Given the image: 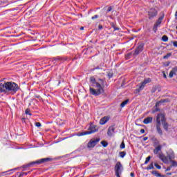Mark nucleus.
Masks as SVG:
<instances>
[{"label":"nucleus","mask_w":177,"mask_h":177,"mask_svg":"<svg viewBox=\"0 0 177 177\" xmlns=\"http://www.w3.org/2000/svg\"><path fill=\"white\" fill-rule=\"evenodd\" d=\"M119 154L122 158H124V156H127V153L125 151H121Z\"/></svg>","instance_id":"obj_25"},{"label":"nucleus","mask_w":177,"mask_h":177,"mask_svg":"<svg viewBox=\"0 0 177 177\" xmlns=\"http://www.w3.org/2000/svg\"><path fill=\"white\" fill-rule=\"evenodd\" d=\"M156 117L159 118V120L165 131H168V122H167V118H165V114L164 113H158Z\"/></svg>","instance_id":"obj_4"},{"label":"nucleus","mask_w":177,"mask_h":177,"mask_svg":"<svg viewBox=\"0 0 177 177\" xmlns=\"http://www.w3.org/2000/svg\"><path fill=\"white\" fill-rule=\"evenodd\" d=\"M155 143H158V141L157 140H156V142Z\"/></svg>","instance_id":"obj_57"},{"label":"nucleus","mask_w":177,"mask_h":177,"mask_svg":"<svg viewBox=\"0 0 177 177\" xmlns=\"http://www.w3.org/2000/svg\"><path fill=\"white\" fill-rule=\"evenodd\" d=\"M172 69H173V71H174V73L176 74V73H177V66L173 68Z\"/></svg>","instance_id":"obj_40"},{"label":"nucleus","mask_w":177,"mask_h":177,"mask_svg":"<svg viewBox=\"0 0 177 177\" xmlns=\"http://www.w3.org/2000/svg\"><path fill=\"white\" fill-rule=\"evenodd\" d=\"M144 124H150L153 122V118L152 117H147L143 120Z\"/></svg>","instance_id":"obj_15"},{"label":"nucleus","mask_w":177,"mask_h":177,"mask_svg":"<svg viewBox=\"0 0 177 177\" xmlns=\"http://www.w3.org/2000/svg\"><path fill=\"white\" fill-rule=\"evenodd\" d=\"M130 176H131V177H135V174H134L133 172H131V173L130 174Z\"/></svg>","instance_id":"obj_44"},{"label":"nucleus","mask_w":177,"mask_h":177,"mask_svg":"<svg viewBox=\"0 0 177 177\" xmlns=\"http://www.w3.org/2000/svg\"><path fill=\"white\" fill-rule=\"evenodd\" d=\"M99 17V15H94L93 17H91L92 20H95V19H97Z\"/></svg>","instance_id":"obj_38"},{"label":"nucleus","mask_w":177,"mask_h":177,"mask_svg":"<svg viewBox=\"0 0 177 177\" xmlns=\"http://www.w3.org/2000/svg\"><path fill=\"white\" fill-rule=\"evenodd\" d=\"M30 111L29 109H26L25 114H28V115H31V113H30Z\"/></svg>","instance_id":"obj_34"},{"label":"nucleus","mask_w":177,"mask_h":177,"mask_svg":"<svg viewBox=\"0 0 177 177\" xmlns=\"http://www.w3.org/2000/svg\"><path fill=\"white\" fill-rule=\"evenodd\" d=\"M17 91H19V86L15 82H6L0 83V93H6V95L12 93L13 95Z\"/></svg>","instance_id":"obj_1"},{"label":"nucleus","mask_w":177,"mask_h":177,"mask_svg":"<svg viewBox=\"0 0 177 177\" xmlns=\"http://www.w3.org/2000/svg\"><path fill=\"white\" fill-rule=\"evenodd\" d=\"M173 45H174V46H176V48H177V41H174L173 43Z\"/></svg>","instance_id":"obj_43"},{"label":"nucleus","mask_w":177,"mask_h":177,"mask_svg":"<svg viewBox=\"0 0 177 177\" xmlns=\"http://www.w3.org/2000/svg\"><path fill=\"white\" fill-rule=\"evenodd\" d=\"M156 111H160V109L156 108Z\"/></svg>","instance_id":"obj_53"},{"label":"nucleus","mask_w":177,"mask_h":177,"mask_svg":"<svg viewBox=\"0 0 177 177\" xmlns=\"http://www.w3.org/2000/svg\"><path fill=\"white\" fill-rule=\"evenodd\" d=\"M171 168H172V167L170 166V167H167L166 171H171Z\"/></svg>","instance_id":"obj_48"},{"label":"nucleus","mask_w":177,"mask_h":177,"mask_svg":"<svg viewBox=\"0 0 177 177\" xmlns=\"http://www.w3.org/2000/svg\"><path fill=\"white\" fill-rule=\"evenodd\" d=\"M175 17H177V11L175 13Z\"/></svg>","instance_id":"obj_55"},{"label":"nucleus","mask_w":177,"mask_h":177,"mask_svg":"<svg viewBox=\"0 0 177 177\" xmlns=\"http://www.w3.org/2000/svg\"><path fill=\"white\" fill-rule=\"evenodd\" d=\"M80 30H84V27L83 26L80 27Z\"/></svg>","instance_id":"obj_56"},{"label":"nucleus","mask_w":177,"mask_h":177,"mask_svg":"<svg viewBox=\"0 0 177 177\" xmlns=\"http://www.w3.org/2000/svg\"><path fill=\"white\" fill-rule=\"evenodd\" d=\"M168 102H169V99H165V100H160V103H168Z\"/></svg>","instance_id":"obj_30"},{"label":"nucleus","mask_w":177,"mask_h":177,"mask_svg":"<svg viewBox=\"0 0 177 177\" xmlns=\"http://www.w3.org/2000/svg\"><path fill=\"white\" fill-rule=\"evenodd\" d=\"M156 131L159 133V135L162 136V130H161V122H160V118L156 117Z\"/></svg>","instance_id":"obj_7"},{"label":"nucleus","mask_w":177,"mask_h":177,"mask_svg":"<svg viewBox=\"0 0 177 177\" xmlns=\"http://www.w3.org/2000/svg\"><path fill=\"white\" fill-rule=\"evenodd\" d=\"M30 171H28V172H22L19 174V177H23L24 175L25 176L28 175V174H30Z\"/></svg>","instance_id":"obj_28"},{"label":"nucleus","mask_w":177,"mask_h":177,"mask_svg":"<svg viewBox=\"0 0 177 177\" xmlns=\"http://www.w3.org/2000/svg\"><path fill=\"white\" fill-rule=\"evenodd\" d=\"M112 9L111 6L109 7L107 12H111Z\"/></svg>","instance_id":"obj_42"},{"label":"nucleus","mask_w":177,"mask_h":177,"mask_svg":"<svg viewBox=\"0 0 177 177\" xmlns=\"http://www.w3.org/2000/svg\"><path fill=\"white\" fill-rule=\"evenodd\" d=\"M113 27L114 30H119L118 28H115V26H114V24H113Z\"/></svg>","instance_id":"obj_49"},{"label":"nucleus","mask_w":177,"mask_h":177,"mask_svg":"<svg viewBox=\"0 0 177 177\" xmlns=\"http://www.w3.org/2000/svg\"><path fill=\"white\" fill-rule=\"evenodd\" d=\"M129 102V100H126L120 104V106L124 107L127 106V104H128Z\"/></svg>","instance_id":"obj_19"},{"label":"nucleus","mask_w":177,"mask_h":177,"mask_svg":"<svg viewBox=\"0 0 177 177\" xmlns=\"http://www.w3.org/2000/svg\"><path fill=\"white\" fill-rule=\"evenodd\" d=\"M35 125L37 128H39L41 127V122H35Z\"/></svg>","instance_id":"obj_37"},{"label":"nucleus","mask_w":177,"mask_h":177,"mask_svg":"<svg viewBox=\"0 0 177 177\" xmlns=\"http://www.w3.org/2000/svg\"><path fill=\"white\" fill-rule=\"evenodd\" d=\"M143 44H140L135 50L133 55L138 56L141 52H143Z\"/></svg>","instance_id":"obj_10"},{"label":"nucleus","mask_w":177,"mask_h":177,"mask_svg":"<svg viewBox=\"0 0 177 177\" xmlns=\"http://www.w3.org/2000/svg\"><path fill=\"white\" fill-rule=\"evenodd\" d=\"M163 77L164 78H167V75L165 74V73H163Z\"/></svg>","instance_id":"obj_51"},{"label":"nucleus","mask_w":177,"mask_h":177,"mask_svg":"<svg viewBox=\"0 0 177 177\" xmlns=\"http://www.w3.org/2000/svg\"><path fill=\"white\" fill-rule=\"evenodd\" d=\"M167 175H172V173H171V172L167 173Z\"/></svg>","instance_id":"obj_54"},{"label":"nucleus","mask_w":177,"mask_h":177,"mask_svg":"<svg viewBox=\"0 0 177 177\" xmlns=\"http://www.w3.org/2000/svg\"><path fill=\"white\" fill-rule=\"evenodd\" d=\"M170 162L171 163V167H177V162L176 160H171Z\"/></svg>","instance_id":"obj_22"},{"label":"nucleus","mask_w":177,"mask_h":177,"mask_svg":"<svg viewBox=\"0 0 177 177\" xmlns=\"http://www.w3.org/2000/svg\"><path fill=\"white\" fill-rule=\"evenodd\" d=\"M159 177H167V176L160 174V176H159Z\"/></svg>","instance_id":"obj_52"},{"label":"nucleus","mask_w":177,"mask_h":177,"mask_svg":"<svg viewBox=\"0 0 177 177\" xmlns=\"http://www.w3.org/2000/svg\"><path fill=\"white\" fill-rule=\"evenodd\" d=\"M122 169H124V167H122L121 162H117L115 165V172L117 177H121L120 176L122 174Z\"/></svg>","instance_id":"obj_6"},{"label":"nucleus","mask_w":177,"mask_h":177,"mask_svg":"<svg viewBox=\"0 0 177 177\" xmlns=\"http://www.w3.org/2000/svg\"><path fill=\"white\" fill-rule=\"evenodd\" d=\"M174 74H176V73H175L174 71L172 69L170 71L169 75V78H172L174 77Z\"/></svg>","instance_id":"obj_24"},{"label":"nucleus","mask_w":177,"mask_h":177,"mask_svg":"<svg viewBox=\"0 0 177 177\" xmlns=\"http://www.w3.org/2000/svg\"><path fill=\"white\" fill-rule=\"evenodd\" d=\"M160 173H158V171L154 170L152 171V175H154L156 177H160Z\"/></svg>","instance_id":"obj_21"},{"label":"nucleus","mask_w":177,"mask_h":177,"mask_svg":"<svg viewBox=\"0 0 177 177\" xmlns=\"http://www.w3.org/2000/svg\"><path fill=\"white\" fill-rule=\"evenodd\" d=\"M161 149H162V145H158V147H156L153 149L154 154H158V153H160V151H161Z\"/></svg>","instance_id":"obj_16"},{"label":"nucleus","mask_w":177,"mask_h":177,"mask_svg":"<svg viewBox=\"0 0 177 177\" xmlns=\"http://www.w3.org/2000/svg\"><path fill=\"white\" fill-rule=\"evenodd\" d=\"M147 169L149 170V169H154V166L153 165V162H151L150 164V165H149L147 167Z\"/></svg>","instance_id":"obj_27"},{"label":"nucleus","mask_w":177,"mask_h":177,"mask_svg":"<svg viewBox=\"0 0 177 177\" xmlns=\"http://www.w3.org/2000/svg\"><path fill=\"white\" fill-rule=\"evenodd\" d=\"M98 142H100V138H95L93 140H91L87 146L89 148L95 147V146L97 145Z\"/></svg>","instance_id":"obj_9"},{"label":"nucleus","mask_w":177,"mask_h":177,"mask_svg":"<svg viewBox=\"0 0 177 177\" xmlns=\"http://www.w3.org/2000/svg\"><path fill=\"white\" fill-rule=\"evenodd\" d=\"M109 120H110L109 116H104V118H101V120L100 121V125H104V124H106V122H107V121H109Z\"/></svg>","instance_id":"obj_12"},{"label":"nucleus","mask_w":177,"mask_h":177,"mask_svg":"<svg viewBox=\"0 0 177 177\" xmlns=\"http://www.w3.org/2000/svg\"><path fill=\"white\" fill-rule=\"evenodd\" d=\"M120 149H125V142L124 141L122 142L121 145H120Z\"/></svg>","instance_id":"obj_31"},{"label":"nucleus","mask_w":177,"mask_h":177,"mask_svg":"<svg viewBox=\"0 0 177 177\" xmlns=\"http://www.w3.org/2000/svg\"><path fill=\"white\" fill-rule=\"evenodd\" d=\"M154 166L156 167V168H157V169H161V167L160 166V165H158V163H155Z\"/></svg>","instance_id":"obj_35"},{"label":"nucleus","mask_w":177,"mask_h":177,"mask_svg":"<svg viewBox=\"0 0 177 177\" xmlns=\"http://www.w3.org/2000/svg\"><path fill=\"white\" fill-rule=\"evenodd\" d=\"M165 155H164V153H158V158H160V160H162V158H163V157H165Z\"/></svg>","instance_id":"obj_29"},{"label":"nucleus","mask_w":177,"mask_h":177,"mask_svg":"<svg viewBox=\"0 0 177 177\" xmlns=\"http://www.w3.org/2000/svg\"><path fill=\"white\" fill-rule=\"evenodd\" d=\"M156 16H157V10L155 8H151L149 11H148V17L149 20H153Z\"/></svg>","instance_id":"obj_8"},{"label":"nucleus","mask_w":177,"mask_h":177,"mask_svg":"<svg viewBox=\"0 0 177 177\" xmlns=\"http://www.w3.org/2000/svg\"><path fill=\"white\" fill-rule=\"evenodd\" d=\"M99 30H102L103 28V26L102 25L98 26Z\"/></svg>","instance_id":"obj_45"},{"label":"nucleus","mask_w":177,"mask_h":177,"mask_svg":"<svg viewBox=\"0 0 177 177\" xmlns=\"http://www.w3.org/2000/svg\"><path fill=\"white\" fill-rule=\"evenodd\" d=\"M175 159V153L174 152L170 153L167 155V160L170 162Z\"/></svg>","instance_id":"obj_17"},{"label":"nucleus","mask_w":177,"mask_h":177,"mask_svg":"<svg viewBox=\"0 0 177 177\" xmlns=\"http://www.w3.org/2000/svg\"><path fill=\"white\" fill-rule=\"evenodd\" d=\"M147 139H149V138H148V137H145V138H143V140H144V142H146V140H147Z\"/></svg>","instance_id":"obj_47"},{"label":"nucleus","mask_w":177,"mask_h":177,"mask_svg":"<svg viewBox=\"0 0 177 177\" xmlns=\"http://www.w3.org/2000/svg\"><path fill=\"white\" fill-rule=\"evenodd\" d=\"M171 53H167L166 55L163 57V59H168V57H170L171 56Z\"/></svg>","instance_id":"obj_33"},{"label":"nucleus","mask_w":177,"mask_h":177,"mask_svg":"<svg viewBox=\"0 0 177 177\" xmlns=\"http://www.w3.org/2000/svg\"><path fill=\"white\" fill-rule=\"evenodd\" d=\"M160 103H161V102H160V101H159V102H157L156 103V107H158V106H160Z\"/></svg>","instance_id":"obj_41"},{"label":"nucleus","mask_w":177,"mask_h":177,"mask_svg":"<svg viewBox=\"0 0 177 177\" xmlns=\"http://www.w3.org/2000/svg\"><path fill=\"white\" fill-rule=\"evenodd\" d=\"M64 96H66V97H70V95H71V91L70 89H65L64 91Z\"/></svg>","instance_id":"obj_18"},{"label":"nucleus","mask_w":177,"mask_h":177,"mask_svg":"<svg viewBox=\"0 0 177 177\" xmlns=\"http://www.w3.org/2000/svg\"><path fill=\"white\" fill-rule=\"evenodd\" d=\"M162 41L164 42H167L168 41V37L167 35H163L162 37Z\"/></svg>","instance_id":"obj_23"},{"label":"nucleus","mask_w":177,"mask_h":177,"mask_svg":"<svg viewBox=\"0 0 177 177\" xmlns=\"http://www.w3.org/2000/svg\"><path fill=\"white\" fill-rule=\"evenodd\" d=\"M101 145H102L104 147H107V146L109 145V143H107V142L106 141H102Z\"/></svg>","instance_id":"obj_26"},{"label":"nucleus","mask_w":177,"mask_h":177,"mask_svg":"<svg viewBox=\"0 0 177 177\" xmlns=\"http://www.w3.org/2000/svg\"><path fill=\"white\" fill-rule=\"evenodd\" d=\"M95 132H97V129H96V125L91 124L88 128V131L82 132L78 136H84V135H91V133H95Z\"/></svg>","instance_id":"obj_5"},{"label":"nucleus","mask_w":177,"mask_h":177,"mask_svg":"<svg viewBox=\"0 0 177 177\" xmlns=\"http://www.w3.org/2000/svg\"><path fill=\"white\" fill-rule=\"evenodd\" d=\"M90 81L93 85V86H95L97 88V89H95L92 87H90V93L91 95H93L94 96H99V95H102L104 92V90H103V87H102V85L99 82H96V79L93 77H90Z\"/></svg>","instance_id":"obj_2"},{"label":"nucleus","mask_w":177,"mask_h":177,"mask_svg":"<svg viewBox=\"0 0 177 177\" xmlns=\"http://www.w3.org/2000/svg\"><path fill=\"white\" fill-rule=\"evenodd\" d=\"M131 55H132V53H130L127 54L126 55V59H129V57H131Z\"/></svg>","instance_id":"obj_36"},{"label":"nucleus","mask_w":177,"mask_h":177,"mask_svg":"<svg viewBox=\"0 0 177 177\" xmlns=\"http://www.w3.org/2000/svg\"><path fill=\"white\" fill-rule=\"evenodd\" d=\"M50 161H52V158H41V159L37 160L36 161H33L27 165H25L22 166V168L24 169H26V168H30V167H31V165H34V164H37V165H41V164H45L46 162H50Z\"/></svg>","instance_id":"obj_3"},{"label":"nucleus","mask_w":177,"mask_h":177,"mask_svg":"<svg viewBox=\"0 0 177 177\" xmlns=\"http://www.w3.org/2000/svg\"><path fill=\"white\" fill-rule=\"evenodd\" d=\"M157 91V88L156 87L153 88L151 90V93H154V92H156Z\"/></svg>","instance_id":"obj_39"},{"label":"nucleus","mask_w":177,"mask_h":177,"mask_svg":"<svg viewBox=\"0 0 177 177\" xmlns=\"http://www.w3.org/2000/svg\"><path fill=\"white\" fill-rule=\"evenodd\" d=\"M6 172H0V177L2 176V175H3V174H6Z\"/></svg>","instance_id":"obj_50"},{"label":"nucleus","mask_w":177,"mask_h":177,"mask_svg":"<svg viewBox=\"0 0 177 177\" xmlns=\"http://www.w3.org/2000/svg\"><path fill=\"white\" fill-rule=\"evenodd\" d=\"M150 160H151V156H148L147 158H146V160L145 162V164H147L149 162V161H150Z\"/></svg>","instance_id":"obj_32"},{"label":"nucleus","mask_w":177,"mask_h":177,"mask_svg":"<svg viewBox=\"0 0 177 177\" xmlns=\"http://www.w3.org/2000/svg\"><path fill=\"white\" fill-rule=\"evenodd\" d=\"M115 130V128H114V126L109 127L107 131L108 136H111L113 133H114Z\"/></svg>","instance_id":"obj_13"},{"label":"nucleus","mask_w":177,"mask_h":177,"mask_svg":"<svg viewBox=\"0 0 177 177\" xmlns=\"http://www.w3.org/2000/svg\"><path fill=\"white\" fill-rule=\"evenodd\" d=\"M140 133H145V129H142L140 131Z\"/></svg>","instance_id":"obj_46"},{"label":"nucleus","mask_w":177,"mask_h":177,"mask_svg":"<svg viewBox=\"0 0 177 177\" xmlns=\"http://www.w3.org/2000/svg\"><path fill=\"white\" fill-rule=\"evenodd\" d=\"M162 19H164V17H160L158 21H156V23L154 24L153 26V31L154 32H157V28L158 27L160 26V24H161L162 21Z\"/></svg>","instance_id":"obj_11"},{"label":"nucleus","mask_w":177,"mask_h":177,"mask_svg":"<svg viewBox=\"0 0 177 177\" xmlns=\"http://www.w3.org/2000/svg\"><path fill=\"white\" fill-rule=\"evenodd\" d=\"M149 82H151V79H145V80L141 83V86H140V89H142V88H145L146 84H149Z\"/></svg>","instance_id":"obj_14"},{"label":"nucleus","mask_w":177,"mask_h":177,"mask_svg":"<svg viewBox=\"0 0 177 177\" xmlns=\"http://www.w3.org/2000/svg\"><path fill=\"white\" fill-rule=\"evenodd\" d=\"M162 161L164 162V164H168V156H165L162 159Z\"/></svg>","instance_id":"obj_20"}]
</instances>
